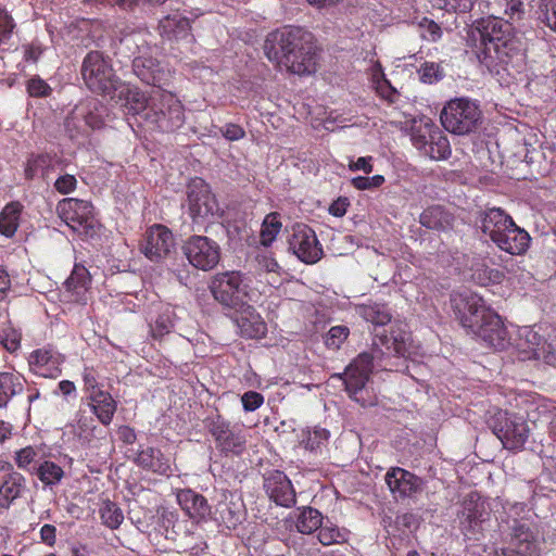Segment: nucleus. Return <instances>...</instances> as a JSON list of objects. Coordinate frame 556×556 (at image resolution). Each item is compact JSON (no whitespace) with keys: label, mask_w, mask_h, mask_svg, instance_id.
<instances>
[{"label":"nucleus","mask_w":556,"mask_h":556,"mask_svg":"<svg viewBox=\"0 0 556 556\" xmlns=\"http://www.w3.org/2000/svg\"><path fill=\"white\" fill-rule=\"evenodd\" d=\"M477 56L490 72L518 70L525 65L526 47L511 23L500 17H488L471 33Z\"/></svg>","instance_id":"1"},{"label":"nucleus","mask_w":556,"mask_h":556,"mask_svg":"<svg viewBox=\"0 0 556 556\" xmlns=\"http://www.w3.org/2000/svg\"><path fill=\"white\" fill-rule=\"evenodd\" d=\"M313 35L301 27L287 25L270 31L264 42L266 58L279 68L296 75H311L317 70Z\"/></svg>","instance_id":"2"},{"label":"nucleus","mask_w":556,"mask_h":556,"mask_svg":"<svg viewBox=\"0 0 556 556\" xmlns=\"http://www.w3.org/2000/svg\"><path fill=\"white\" fill-rule=\"evenodd\" d=\"M451 305L456 319L469 333L497 351L509 345L500 315L489 308L480 295L469 290L458 292L451 296Z\"/></svg>","instance_id":"3"},{"label":"nucleus","mask_w":556,"mask_h":556,"mask_svg":"<svg viewBox=\"0 0 556 556\" xmlns=\"http://www.w3.org/2000/svg\"><path fill=\"white\" fill-rule=\"evenodd\" d=\"M357 314L375 326L374 352L384 354L393 353L396 356L407 357L410 354L412 333L407 325L393 321L390 307L386 303L368 302L356 306Z\"/></svg>","instance_id":"4"},{"label":"nucleus","mask_w":556,"mask_h":556,"mask_svg":"<svg viewBox=\"0 0 556 556\" xmlns=\"http://www.w3.org/2000/svg\"><path fill=\"white\" fill-rule=\"evenodd\" d=\"M80 73L87 88L98 94L110 96L122 85L111 59L101 51H89L86 54Z\"/></svg>","instance_id":"5"},{"label":"nucleus","mask_w":556,"mask_h":556,"mask_svg":"<svg viewBox=\"0 0 556 556\" xmlns=\"http://www.w3.org/2000/svg\"><path fill=\"white\" fill-rule=\"evenodd\" d=\"M205 427L216 451L226 458L240 457L247 450V433L241 426L219 413L205 419Z\"/></svg>","instance_id":"6"},{"label":"nucleus","mask_w":556,"mask_h":556,"mask_svg":"<svg viewBox=\"0 0 556 556\" xmlns=\"http://www.w3.org/2000/svg\"><path fill=\"white\" fill-rule=\"evenodd\" d=\"M56 214L81 239L93 238L98 233L99 223L90 201L64 198L56 204Z\"/></svg>","instance_id":"7"},{"label":"nucleus","mask_w":556,"mask_h":556,"mask_svg":"<svg viewBox=\"0 0 556 556\" xmlns=\"http://www.w3.org/2000/svg\"><path fill=\"white\" fill-rule=\"evenodd\" d=\"M440 118L447 131L455 135H468L478 129L482 112L475 101L456 98L444 105Z\"/></svg>","instance_id":"8"},{"label":"nucleus","mask_w":556,"mask_h":556,"mask_svg":"<svg viewBox=\"0 0 556 556\" xmlns=\"http://www.w3.org/2000/svg\"><path fill=\"white\" fill-rule=\"evenodd\" d=\"M146 117L162 132H173L185 124V109L176 96L164 89L151 97Z\"/></svg>","instance_id":"9"},{"label":"nucleus","mask_w":556,"mask_h":556,"mask_svg":"<svg viewBox=\"0 0 556 556\" xmlns=\"http://www.w3.org/2000/svg\"><path fill=\"white\" fill-rule=\"evenodd\" d=\"M375 358H378V356L363 352L353 359L343 374L336 375V377L343 380L350 397L362 406H370L375 403L365 389L372 372Z\"/></svg>","instance_id":"10"},{"label":"nucleus","mask_w":556,"mask_h":556,"mask_svg":"<svg viewBox=\"0 0 556 556\" xmlns=\"http://www.w3.org/2000/svg\"><path fill=\"white\" fill-rule=\"evenodd\" d=\"M490 427L503 446L513 452L523 450L530 435V428L522 416L503 409L494 413Z\"/></svg>","instance_id":"11"},{"label":"nucleus","mask_w":556,"mask_h":556,"mask_svg":"<svg viewBox=\"0 0 556 556\" xmlns=\"http://www.w3.org/2000/svg\"><path fill=\"white\" fill-rule=\"evenodd\" d=\"M508 529V546L501 556H540L539 531L531 517H514Z\"/></svg>","instance_id":"12"},{"label":"nucleus","mask_w":556,"mask_h":556,"mask_svg":"<svg viewBox=\"0 0 556 556\" xmlns=\"http://www.w3.org/2000/svg\"><path fill=\"white\" fill-rule=\"evenodd\" d=\"M214 299L222 305L237 308L245 303L248 286L240 271H225L215 275L210 285Z\"/></svg>","instance_id":"13"},{"label":"nucleus","mask_w":556,"mask_h":556,"mask_svg":"<svg viewBox=\"0 0 556 556\" xmlns=\"http://www.w3.org/2000/svg\"><path fill=\"white\" fill-rule=\"evenodd\" d=\"M181 250L189 264L203 271L212 270L220 261L219 244L206 236L189 237L184 241Z\"/></svg>","instance_id":"14"},{"label":"nucleus","mask_w":556,"mask_h":556,"mask_svg":"<svg viewBox=\"0 0 556 556\" xmlns=\"http://www.w3.org/2000/svg\"><path fill=\"white\" fill-rule=\"evenodd\" d=\"M459 529L468 540H480L483 535V523L489 518L484 502L478 493L471 492L463 500L457 514Z\"/></svg>","instance_id":"15"},{"label":"nucleus","mask_w":556,"mask_h":556,"mask_svg":"<svg viewBox=\"0 0 556 556\" xmlns=\"http://www.w3.org/2000/svg\"><path fill=\"white\" fill-rule=\"evenodd\" d=\"M188 208L194 223H202L208 217L219 216V205L208 184L195 178L188 186Z\"/></svg>","instance_id":"16"},{"label":"nucleus","mask_w":556,"mask_h":556,"mask_svg":"<svg viewBox=\"0 0 556 556\" xmlns=\"http://www.w3.org/2000/svg\"><path fill=\"white\" fill-rule=\"evenodd\" d=\"M513 354L519 361L543 359L549 364L555 359L551 345L534 330L533 327H522L518 330L517 338L513 343Z\"/></svg>","instance_id":"17"},{"label":"nucleus","mask_w":556,"mask_h":556,"mask_svg":"<svg viewBox=\"0 0 556 556\" xmlns=\"http://www.w3.org/2000/svg\"><path fill=\"white\" fill-rule=\"evenodd\" d=\"M288 243L290 250L305 264H315L324 255L315 231L305 224L298 223L292 226Z\"/></svg>","instance_id":"18"},{"label":"nucleus","mask_w":556,"mask_h":556,"mask_svg":"<svg viewBox=\"0 0 556 556\" xmlns=\"http://www.w3.org/2000/svg\"><path fill=\"white\" fill-rule=\"evenodd\" d=\"M175 245L173 232L164 225L149 227L141 240L140 251L152 262L164 260Z\"/></svg>","instance_id":"19"},{"label":"nucleus","mask_w":556,"mask_h":556,"mask_svg":"<svg viewBox=\"0 0 556 556\" xmlns=\"http://www.w3.org/2000/svg\"><path fill=\"white\" fill-rule=\"evenodd\" d=\"M384 481L395 500L413 497L421 492L424 486L421 478L401 467H391L384 476Z\"/></svg>","instance_id":"20"},{"label":"nucleus","mask_w":556,"mask_h":556,"mask_svg":"<svg viewBox=\"0 0 556 556\" xmlns=\"http://www.w3.org/2000/svg\"><path fill=\"white\" fill-rule=\"evenodd\" d=\"M264 490L278 506L292 507L296 503V493L288 476L280 470H270L264 475Z\"/></svg>","instance_id":"21"},{"label":"nucleus","mask_w":556,"mask_h":556,"mask_svg":"<svg viewBox=\"0 0 556 556\" xmlns=\"http://www.w3.org/2000/svg\"><path fill=\"white\" fill-rule=\"evenodd\" d=\"M132 70L142 83L161 89L168 86L173 77V71L152 56L135 58Z\"/></svg>","instance_id":"22"},{"label":"nucleus","mask_w":556,"mask_h":556,"mask_svg":"<svg viewBox=\"0 0 556 556\" xmlns=\"http://www.w3.org/2000/svg\"><path fill=\"white\" fill-rule=\"evenodd\" d=\"M27 362L33 374L43 378H58L62 372L64 357L55 349L47 345L34 350Z\"/></svg>","instance_id":"23"},{"label":"nucleus","mask_w":556,"mask_h":556,"mask_svg":"<svg viewBox=\"0 0 556 556\" xmlns=\"http://www.w3.org/2000/svg\"><path fill=\"white\" fill-rule=\"evenodd\" d=\"M134 463L142 470L156 476L168 478L174 472L170 456L154 446L139 445Z\"/></svg>","instance_id":"24"},{"label":"nucleus","mask_w":556,"mask_h":556,"mask_svg":"<svg viewBox=\"0 0 556 556\" xmlns=\"http://www.w3.org/2000/svg\"><path fill=\"white\" fill-rule=\"evenodd\" d=\"M236 309L235 323L240 329V333L244 338L256 339L262 338L267 332L266 323L263 320L256 309L245 303Z\"/></svg>","instance_id":"25"},{"label":"nucleus","mask_w":556,"mask_h":556,"mask_svg":"<svg viewBox=\"0 0 556 556\" xmlns=\"http://www.w3.org/2000/svg\"><path fill=\"white\" fill-rule=\"evenodd\" d=\"M62 164L63 161L56 154L33 153L27 157L24 166L25 179L34 180L41 177L42 180L49 181L50 174Z\"/></svg>","instance_id":"26"},{"label":"nucleus","mask_w":556,"mask_h":556,"mask_svg":"<svg viewBox=\"0 0 556 556\" xmlns=\"http://www.w3.org/2000/svg\"><path fill=\"white\" fill-rule=\"evenodd\" d=\"M480 228L495 243L508 227L514 226V219L501 207H488L480 215Z\"/></svg>","instance_id":"27"},{"label":"nucleus","mask_w":556,"mask_h":556,"mask_svg":"<svg viewBox=\"0 0 556 556\" xmlns=\"http://www.w3.org/2000/svg\"><path fill=\"white\" fill-rule=\"evenodd\" d=\"M90 281L91 277L88 269L81 264H75L70 277L63 283L66 300L85 303Z\"/></svg>","instance_id":"28"},{"label":"nucleus","mask_w":556,"mask_h":556,"mask_svg":"<svg viewBox=\"0 0 556 556\" xmlns=\"http://www.w3.org/2000/svg\"><path fill=\"white\" fill-rule=\"evenodd\" d=\"M176 498L182 510L194 520H203L211 515L207 500L191 489L177 490Z\"/></svg>","instance_id":"29"},{"label":"nucleus","mask_w":556,"mask_h":556,"mask_svg":"<svg viewBox=\"0 0 556 556\" xmlns=\"http://www.w3.org/2000/svg\"><path fill=\"white\" fill-rule=\"evenodd\" d=\"M530 241V235L514 222V226L508 227L507 230L495 240V244L502 251L511 255H521L529 249Z\"/></svg>","instance_id":"30"},{"label":"nucleus","mask_w":556,"mask_h":556,"mask_svg":"<svg viewBox=\"0 0 556 556\" xmlns=\"http://www.w3.org/2000/svg\"><path fill=\"white\" fill-rule=\"evenodd\" d=\"M159 30L162 38L167 40L193 39L191 24L188 17L179 13L168 14L160 20Z\"/></svg>","instance_id":"31"},{"label":"nucleus","mask_w":556,"mask_h":556,"mask_svg":"<svg viewBox=\"0 0 556 556\" xmlns=\"http://www.w3.org/2000/svg\"><path fill=\"white\" fill-rule=\"evenodd\" d=\"M86 402L90 410L103 426H110L117 409V402L108 391L86 395Z\"/></svg>","instance_id":"32"},{"label":"nucleus","mask_w":556,"mask_h":556,"mask_svg":"<svg viewBox=\"0 0 556 556\" xmlns=\"http://www.w3.org/2000/svg\"><path fill=\"white\" fill-rule=\"evenodd\" d=\"M25 490L26 479L21 472L5 473L0 482V508L9 509L17 498L22 497Z\"/></svg>","instance_id":"33"},{"label":"nucleus","mask_w":556,"mask_h":556,"mask_svg":"<svg viewBox=\"0 0 556 556\" xmlns=\"http://www.w3.org/2000/svg\"><path fill=\"white\" fill-rule=\"evenodd\" d=\"M43 458V451L38 445H27L14 452V463L16 467L31 476Z\"/></svg>","instance_id":"34"},{"label":"nucleus","mask_w":556,"mask_h":556,"mask_svg":"<svg viewBox=\"0 0 556 556\" xmlns=\"http://www.w3.org/2000/svg\"><path fill=\"white\" fill-rule=\"evenodd\" d=\"M24 378L13 372H0V408H5L15 395L24 391Z\"/></svg>","instance_id":"35"},{"label":"nucleus","mask_w":556,"mask_h":556,"mask_svg":"<svg viewBox=\"0 0 556 556\" xmlns=\"http://www.w3.org/2000/svg\"><path fill=\"white\" fill-rule=\"evenodd\" d=\"M23 205L18 201L8 203L0 213V233L7 238H12L18 226Z\"/></svg>","instance_id":"36"},{"label":"nucleus","mask_w":556,"mask_h":556,"mask_svg":"<svg viewBox=\"0 0 556 556\" xmlns=\"http://www.w3.org/2000/svg\"><path fill=\"white\" fill-rule=\"evenodd\" d=\"M439 126L435 125L430 118L421 119L419 123H415L412 128L410 139L413 146L426 154L431 141L434 139V130H438Z\"/></svg>","instance_id":"37"},{"label":"nucleus","mask_w":556,"mask_h":556,"mask_svg":"<svg viewBox=\"0 0 556 556\" xmlns=\"http://www.w3.org/2000/svg\"><path fill=\"white\" fill-rule=\"evenodd\" d=\"M504 277L503 270L491 268L484 262H477L471 266V278L480 286L501 283Z\"/></svg>","instance_id":"38"},{"label":"nucleus","mask_w":556,"mask_h":556,"mask_svg":"<svg viewBox=\"0 0 556 556\" xmlns=\"http://www.w3.org/2000/svg\"><path fill=\"white\" fill-rule=\"evenodd\" d=\"M33 476H36L45 486L51 488L62 481L64 470L56 463L43 458Z\"/></svg>","instance_id":"39"},{"label":"nucleus","mask_w":556,"mask_h":556,"mask_svg":"<svg viewBox=\"0 0 556 556\" xmlns=\"http://www.w3.org/2000/svg\"><path fill=\"white\" fill-rule=\"evenodd\" d=\"M323 525V515L313 507H303L296 518V529L304 534H311Z\"/></svg>","instance_id":"40"},{"label":"nucleus","mask_w":556,"mask_h":556,"mask_svg":"<svg viewBox=\"0 0 556 556\" xmlns=\"http://www.w3.org/2000/svg\"><path fill=\"white\" fill-rule=\"evenodd\" d=\"M282 223L280 214L271 212L267 214L262 223L260 241L264 247H270L281 231Z\"/></svg>","instance_id":"41"},{"label":"nucleus","mask_w":556,"mask_h":556,"mask_svg":"<svg viewBox=\"0 0 556 556\" xmlns=\"http://www.w3.org/2000/svg\"><path fill=\"white\" fill-rule=\"evenodd\" d=\"M17 29V24L12 14L5 9L0 8V50H10L13 46V36Z\"/></svg>","instance_id":"42"},{"label":"nucleus","mask_w":556,"mask_h":556,"mask_svg":"<svg viewBox=\"0 0 556 556\" xmlns=\"http://www.w3.org/2000/svg\"><path fill=\"white\" fill-rule=\"evenodd\" d=\"M173 313L166 309L149 321L150 336L153 340L161 341L174 329Z\"/></svg>","instance_id":"43"},{"label":"nucleus","mask_w":556,"mask_h":556,"mask_svg":"<svg viewBox=\"0 0 556 556\" xmlns=\"http://www.w3.org/2000/svg\"><path fill=\"white\" fill-rule=\"evenodd\" d=\"M118 89L119 98L125 99V105L130 112L138 114L147 109V99L138 88H131L122 84Z\"/></svg>","instance_id":"44"},{"label":"nucleus","mask_w":556,"mask_h":556,"mask_svg":"<svg viewBox=\"0 0 556 556\" xmlns=\"http://www.w3.org/2000/svg\"><path fill=\"white\" fill-rule=\"evenodd\" d=\"M101 429L97 426L96 420L91 416H87L83 412H78L76 421V434L84 442H91L97 439Z\"/></svg>","instance_id":"45"},{"label":"nucleus","mask_w":556,"mask_h":556,"mask_svg":"<svg viewBox=\"0 0 556 556\" xmlns=\"http://www.w3.org/2000/svg\"><path fill=\"white\" fill-rule=\"evenodd\" d=\"M100 518L104 526L115 530L123 523L124 514L116 503L108 500L100 507Z\"/></svg>","instance_id":"46"},{"label":"nucleus","mask_w":556,"mask_h":556,"mask_svg":"<svg viewBox=\"0 0 556 556\" xmlns=\"http://www.w3.org/2000/svg\"><path fill=\"white\" fill-rule=\"evenodd\" d=\"M318 530V541L325 546L331 544H343L349 540V531L340 529L338 526L332 523L321 525Z\"/></svg>","instance_id":"47"},{"label":"nucleus","mask_w":556,"mask_h":556,"mask_svg":"<svg viewBox=\"0 0 556 556\" xmlns=\"http://www.w3.org/2000/svg\"><path fill=\"white\" fill-rule=\"evenodd\" d=\"M451 146L447 137L439 128L434 130V139L431 141L425 155L432 160H446L451 155Z\"/></svg>","instance_id":"48"},{"label":"nucleus","mask_w":556,"mask_h":556,"mask_svg":"<svg viewBox=\"0 0 556 556\" xmlns=\"http://www.w3.org/2000/svg\"><path fill=\"white\" fill-rule=\"evenodd\" d=\"M22 333L11 324L0 326V344L10 353L16 352L21 348Z\"/></svg>","instance_id":"49"},{"label":"nucleus","mask_w":556,"mask_h":556,"mask_svg":"<svg viewBox=\"0 0 556 556\" xmlns=\"http://www.w3.org/2000/svg\"><path fill=\"white\" fill-rule=\"evenodd\" d=\"M536 15L541 24L556 33V0H540Z\"/></svg>","instance_id":"50"},{"label":"nucleus","mask_w":556,"mask_h":556,"mask_svg":"<svg viewBox=\"0 0 556 556\" xmlns=\"http://www.w3.org/2000/svg\"><path fill=\"white\" fill-rule=\"evenodd\" d=\"M350 336V328L344 325L331 327L324 336V343L327 349L337 351L348 340Z\"/></svg>","instance_id":"51"},{"label":"nucleus","mask_w":556,"mask_h":556,"mask_svg":"<svg viewBox=\"0 0 556 556\" xmlns=\"http://www.w3.org/2000/svg\"><path fill=\"white\" fill-rule=\"evenodd\" d=\"M443 208L439 205L427 207L419 216V223L428 229L443 227Z\"/></svg>","instance_id":"52"},{"label":"nucleus","mask_w":556,"mask_h":556,"mask_svg":"<svg viewBox=\"0 0 556 556\" xmlns=\"http://www.w3.org/2000/svg\"><path fill=\"white\" fill-rule=\"evenodd\" d=\"M374 83L376 85V91L380 98L386 100L388 103H395L399 97L396 89L386 78L384 74H374Z\"/></svg>","instance_id":"53"},{"label":"nucleus","mask_w":556,"mask_h":556,"mask_svg":"<svg viewBox=\"0 0 556 556\" xmlns=\"http://www.w3.org/2000/svg\"><path fill=\"white\" fill-rule=\"evenodd\" d=\"M477 0H432L433 7L448 13H467L472 10Z\"/></svg>","instance_id":"54"},{"label":"nucleus","mask_w":556,"mask_h":556,"mask_svg":"<svg viewBox=\"0 0 556 556\" xmlns=\"http://www.w3.org/2000/svg\"><path fill=\"white\" fill-rule=\"evenodd\" d=\"M329 440V431L325 428L315 427L307 430L306 437L303 439V444L306 450L316 451L321 445L326 444Z\"/></svg>","instance_id":"55"},{"label":"nucleus","mask_w":556,"mask_h":556,"mask_svg":"<svg viewBox=\"0 0 556 556\" xmlns=\"http://www.w3.org/2000/svg\"><path fill=\"white\" fill-rule=\"evenodd\" d=\"M420 79L425 84H435L444 77V71L440 63L425 62L418 70Z\"/></svg>","instance_id":"56"},{"label":"nucleus","mask_w":556,"mask_h":556,"mask_svg":"<svg viewBox=\"0 0 556 556\" xmlns=\"http://www.w3.org/2000/svg\"><path fill=\"white\" fill-rule=\"evenodd\" d=\"M26 91L33 98H47L52 94L53 90L39 75H35L27 80Z\"/></svg>","instance_id":"57"},{"label":"nucleus","mask_w":556,"mask_h":556,"mask_svg":"<svg viewBox=\"0 0 556 556\" xmlns=\"http://www.w3.org/2000/svg\"><path fill=\"white\" fill-rule=\"evenodd\" d=\"M84 392L86 395L104 391L99 383V375L92 367H85L83 371Z\"/></svg>","instance_id":"58"},{"label":"nucleus","mask_w":556,"mask_h":556,"mask_svg":"<svg viewBox=\"0 0 556 556\" xmlns=\"http://www.w3.org/2000/svg\"><path fill=\"white\" fill-rule=\"evenodd\" d=\"M77 178L67 173L60 175L53 182L54 190L62 195L73 193L77 189Z\"/></svg>","instance_id":"59"},{"label":"nucleus","mask_w":556,"mask_h":556,"mask_svg":"<svg viewBox=\"0 0 556 556\" xmlns=\"http://www.w3.org/2000/svg\"><path fill=\"white\" fill-rule=\"evenodd\" d=\"M386 179L382 175H374L371 177L357 176L352 179V186L357 190H370L379 188L384 184Z\"/></svg>","instance_id":"60"},{"label":"nucleus","mask_w":556,"mask_h":556,"mask_svg":"<svg viewBox=\"0 0 556 556\" xmlns=\"http://www.w3.org/2000/svg\"><path fill=\"white\" fill-rule=\"evenodd\" d=\"M241 403L245 412H254L264 403V396L256 391H247L241 395Z\"/></svg>","instance_id":"61"},{"label":"nucleus","mask_w":556,"mask_h":556,"mask_svg":"<svg viewBox=\"0 0 556 556\" xmlns=\"http://www.w3.org/2000/svg\"><path fill=\"white\" fill-rule=\"evenodd\" d=\"M420 27L424 29L422 37L428 41L435 42L442 37L440 25L432 20L424 18Z\"/></svg>","instance_id":"62"},{"label":"nucleus","mask_w":556,"mask_h":556,"mask_svg":"<svg viewBox=\"0 0 556 556\" xmlns=\"http://www.w3.org/2000/svg\"><path fill=\"white\" fill-rule=\"evenodd\" d=\"M220 134L224 138L229 141H238L245 137V130L238 124L227 123L225 126L219 128Z\"/></svg>","instance_id":"63"},{"label":"nucleus","mask_w":556,"mask_h":556,"mask_svg":"<svg viewBox=\"0 0 556 556\" xmlns=\"http://www.w3.org/2000/svg\"><path fill=\"white\" fill-rule=\"evenodd\" d=\"M505 15L511 22H518L522 20L525 15V3L521 0H508L505 9Z\"/></svg>","instance_id":"64"}]
</instances>
